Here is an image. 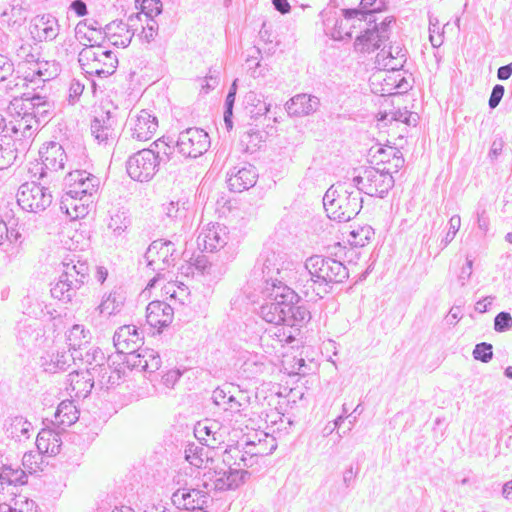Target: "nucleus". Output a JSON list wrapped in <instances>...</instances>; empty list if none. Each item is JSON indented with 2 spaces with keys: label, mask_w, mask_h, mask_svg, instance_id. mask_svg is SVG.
I'll use <instances>...</instances> for the list:
<instances>
[{
  "label": "nucleus",
  "mask_w": 512,
  "mask_h": 512,
  "mask_svg": "<svg viewBox=\"0 0 512 512\" xmlns=\"http://www.w3.org/2000/svg\"><path fill=\"white\" fill-rule=\"evenodd\" d=\"M277 445L273 444L269 449V452L265 451H243L238 446H229L223 452V461L227 465H232L233 467L238 468H250L257 463L258 456H262L264 454H271Z\"/></svg>",
  "instance_id": "nucleus-21"
},
{
  "label": "nucleus",
  "mask_w": 512,
  "mask_h": 512,
  "mask_svg": "<svg viewBox=\"0 0 512 512\" xmlns=\"http://www.w3.org/2000/svg\"><path fill=\"white\" fill-rule=\"evenodd\" d=\"M36 446L40 453L57 454L63 445L62 430L42 429L37 435Z\"/></svg>",
  "instance_id": "nucleus-32"
},
{
  "label": "nucleus",
  "mask_w": 512,
  "mask_h": 512,
  "mask_svg": "<svg viewBox=\"0 0 512 512\" xmlns=\"http://www.w3.org/2000/svg\"><path fill=\"white\" fill-rule=\"evenodd\" d=\"M213 403L217 406H222L223 410L239 412L242 407V403L235 394L231 391H225L221 386H217L212 394Z\"/></svg>",
  "instance_id": "nucleus-39"
},
{
  "label": "nucleus",
  "mask_w": 512,
  "mask_h": 512,
  "mask_svg": "<svg viewBox=\"0 0 512 512\" xmlns=\"http://www.w3.org/2000/svg\"><path fill=\"white\" fill-rule=\"evenodd\" d=\"M174 310L164 301H152L146 308L147 323L158 329L167 327L173 320Z\"/></svg>",
  "instance_id": "nucleus-27"
},
{
  "label": "nucleus",
  "mask_w": 512,
  "mask_h": 512,
  "mask_svg": "<svg viewBox=\"0 0 512 512\" xmlns=\"http://www.w3.org/2000/svg\"><path fill=\"white\" fill-rule=\"evenodd\" d=\"M307 386H293L291 390H288V398L286 402V406H290L293 408L294 405L299 401L305 400V391L307 390Z\"/></svg>",
  "instance_id": "nucleus-56"
},
{
  "label": "nucleus",
  "mask_w": 512,
  "mask_h": 512,
  "mask_svg": "<svg viewBox=\"0 0 512 512\" xmlns=\"http://www.w3.org/2000/svg\"><path fill=\"white\" fill-rule=\"evenodd\" d=\"M28 476L24 470H22L19 466L16 468L12 467V465L2 464L0 471V484L3 486L7 485H24L27 483Z\"/></svg>",
  "instance_id": "nucleus-40"
},
{
  "label": "nucleus",
  "mask_w": 512,
  "mask_h": 512,
  "mask_svg": "<svg viewBox=\"0 0 512 512\" xmlns=\"http://www.w3.org/2000/svg\"><path fill=\"white\" fill-rule=\"evenodd\" d=\"M144 258L152 271L161 272L175 266L180 258V252L174 242L157 239L149 245Z\"/></svg>",
  "instance_id": "nucleus-10"
},
{
  "label": "nucleus",
  "mask_w": 512,
  "mask_h": 512,
  "mask_svg": "<svg viewBox=\"0 0 512 512\" xmlns=\"http://www.w3.org/2000/svg\"><path fill=\"white\" fill-rule=\"evenodd\" d=\"M320 107V100L317 96L300 93L290 98L285 108L290 116L303 117L315 113Z\"/></svg>",
  "instance_id": "nucleus-25"
},
{
  "label": "nucleus",
  "mask_w": 512,
  "mask_h": 512,
  "mask_svg": "<svg viewBox=\"0 0 512 512\" xmlns=\"http://www.w3.org/2000/svg\"><path fill=\"white\" fill-rule=\"evenodd\" d=\"M16 339L19 345L31 351L40 347L44 342V329L34 318H23L17 322Z\"/></svg>",
  "instance_id": "nucleus-16"
},
{
  "label": "nucleus",
  "mask_w": 512,
  "mask_h": 512,
  "mask_svg": "<svg viewBox=\"0 0 512 512\" xmlns=\"http://www.w3.org/2000/svg\"><path fill=\"white\" fill-rule=\"evenodd\" d=\"M91 134L99 144H108L115 139V130L110 112H101L91 121Z\"/></svg>",
  "instance_id": "nucleus-30"
},
{
  "label": "nucleus",
  "mask_w": 512,
  "mask_h": 512,
  "mask_svg": "<svg viewBox=\"0 0 512 512\" xmlns=\"http://www.w3.org/2000/svg\"><path fill=\"white\" fill-rule=\"evenodd\" d=\"M130 386H97L95 394L101 402L120 403L126 399V390Z\"/></svg>",
  "instance_id": "nucleus-41"
},
{
  "label": "nucleus",
  "mask_w": 512,
  "mask_h": 512,
  "mask_svg": "<svg viewBox=\"0 0 512 512\" xmlns=\"http://www.w3.org/2000/svg\"><path fill=\"white\" fill-rule=\"evenodd\" d=\"M150 357H151V362L149 363L144 355H141V354L138 353L135 356V358L137 360H134L132 365L134 367H139V368H141L142 370H145V371L154 372V371L159 369L161 360H160L159 355L150 354Z\"/></svg>",
  "instance_id": "nucleus-50"
},
{
  "label": "nucleus",
  "mask_w": 512,
  "mask_h": 512,
  "mask_svg": "<svg viewBox=\"0 0 512 512\" xmlns=\"http://www.w3.org/2000/svg\"><path fill=\"white\" fill-rule=\"evenodd\" d=\"M104 358V353L100 348L95 347L90 349L87 347L86 350L83 351V358H80L79 360H85L88 363L96 362L97 364H100V361L104 360Z\"/></svg>",
  "instance_id": "nucleus-63"
},
{
  "label": "nucleus",
  "mask_w": 512,
  "mask_h": 512,
  "mask_svg": "<svg viewBox=\"0 0 512 512\" xmlns=\"http://www.w3.org/2000/svg\"><path fill=\"white\" fill-rule=\"evenodd\" d=\"M75 255L66 258L62 265L63 271L58 281L52 286L51 296L64 303H68L76 295L84 283L89 280L90 269L86 261L75 259Z\"/></svg>",
  "instance_id": "nucleus-6"
},
{
  "label": "nucleus",
  "mask_w": 512,
  "mask_h": 512,
  "mask_svg": "<svg viewBox=\"0 0 512 512\" xmlns=\"http://www.w3.org/2000/svg\"><path fill=\"white\" fill-rule=\"evenodd\" d=\"M261 267L262 278L266 287L274 284L284 285L292 272V262L287 260V255L281 251L265 248L258 258Z\"/></svg>",
  "instance_id": "nucleus-8"
},
{
  "label": "nucleus",
  "mask_w": 512,
  "mask_h": 512,
  "mask_svg": "<svg viewBox=\"0 0 512 512\" xmlns=\"http://www.w3.org/2000/svg\"><path fill=\"white\" fill-rule=\"evenodd\" d=\"M199 494L198 489H178L176 492L173 493L171 497V501L174 505H176L178 508L181 506L184 507L187 510L191 511V498H194V496H197Z\"/></svg>",
  "instance_id": "nucleus-46"
},
{
  "label": "nucleus",
  "mask_w": 512,
  "mask_h": 512,
  "mask_svg": "<svg viewBox=\"0 0 512 512\" xmlns=\"http://www.w3.org/2000/svg\"><path fill=\"white\" fill-rule=\"evenodd\" d=\"M86 22H79L75 28L76 38L79 40H86L89 45L85 44L84 48L93 47L97 48L100 45V40L103 39L101 32L97 28H91V31H85Z\"/></svg>",
  "instance_id": "nucleus-44"
},
{
  "label": "nucleus",
  "mask_w": 512,
  "mask_h": 512,
  "mask_svg": "<svg viewBox=\"0 0 512 512\" xmlns=\"http://www.w3.org/2000/svg\"><path fill=\"white\" fill-rule=\"evenodd\" d=\"M39 154L42 161L40 172L41 179L48 176V171L57 172L63 170L68 160V156L62 145L54 141L45 144L40 149Z\"/></svg>",
  "instance_id": "nucleus-19"
},
{
  "label": "nucleus",
  "mask_w": 512,
  "mask_h": 512,
  "mask_svg": "<svg viewBox=\"0 0 512 512\" xmlns=\"http://www.w3.org/2000/svg\"><path fill=\"white\" fill-rule=\"evenodd\" d=\"M461 224V219L459 215H453L449 220V230L446 236L441 240V245L446 247L455 237L458 232Z\"/></svg>",
  "instance_id": "nucleus-57"
},
{
  "label": "nucleus",
  "mask_w": 512,
  "mask_h": 512,
  "mask_svg": "<svg viewBox=\"0 0 512 512\" xmlns=\"http://www.w3.org/2000/svg\"><path fill=\"white\" fill-rule=\"evenodd\" d=\"M14 72L13 62L6 56L0 54V82L5 81Z\"/></svg>",
  "instance_id": "nucleus-59"
},
{
  "label": "nucleus",
  "mask_w": 512,
  "mask_h": 512,
  "mask_svg": "<svg viewBox=\"0 0 512 512\" xmlns=\"http://www.w3.org/2000/svg\"><path fill=\"white\" fill-rule=\"evenodd\" d=\"M158 128L157 118L150 114L147 110H141L133 120L132 138L138 141H146L153 137Z\"/></svg>",
  "instance_id": "nucleus-29"
},
{
  "label": "nucleus",
  "mask_w": 512,
  "mask_h": 512,
  "mask_svg": "<svg viewBox=\"0 0 512 512\" xmlns=\"http://www.w3.org/2000/svg\"><path fill=\"white\" fill-rule=\"evenodd\" d=\"M12 504L7 503H1L0 504V512H24L22 507H19L21 504H26V506H33L35 503L32 500H28L27 498H24V500H19L17 498L12 499Z\"/></svg>",
  "instance_id": "nucleus-58"
},
{
  "label": "nucleus",
  "mask_w": 512,
  "mask_h": 512,
  "mask_svg": "<svg viewBox=\"0 0 512 512\" xmlns=\"http://www.w3.org/2000/svg\"><path fill=\"white\" fill-rule=\"evenodd\" d=\"M504 93H505V88L501 84H496L492 88V91H491V94H490V97L488 100V105H489L490 109H495L499 105V103L501 102V100L504 96Z\"/></svg>",
  "instance_id": "nucleus-61"
},
{
  "label": "nucleus",
  "mask_w": 512,
  "mask_h": 512,
  "mask_svg": "<svg viewBox=\"0 0 512 512\" xmlns=\"http://www.w3.org/2000/svg\"><path fill=\"white\" fill-rule=\"evenodd\" d=\"M300 326H287L282 325L276 327L274 335L278 338L279 342L292 343L296 339V335L299 332Z\"/></svg>",
  "instance_id": "nucleus-52"
},
{
  "label": "nucleus",
  "mask_w": 512,
  "mask_h": 512,
  "mask_svg": "<svg viewBox=\"0 0 512 512\" xmlns=\"http://www.w3.org/2000/svg\"><path fill=\"white\" fill-rule=\"evenodd\" d=\"M259 315L277 326H303L311 319L310 311L299 295L287 284L265 287Z\"/></svg>",
  "instance_id": "nucleus-1"
},
{
  "label": "nucleus",
  "mask_w": 512,
  "mask_h": 512,
  "mask_svg": "<svg viewBox=\"0 0 512 512\" xmlns=\"http://www.w3.org/2000/svg\"><path fill=\"white\" fill-rule=\"evenodd\" d=\"M218 423L217 422H209L208 420H205V421H199L197 422V424L195 425L194 427V434L196 436V438L199 440L200 444H204L203 442H205V445L207 447H212L214 448L213 445L209 444L208 443V437H212V440L215 442L216 441V428H218Z\"/></svg>",
  "instance_id": "nucleus-43"
},
{
  "label": "nucleus",
  "mask_w": 512,
  "mask_h": 512,
  "mask_svg": "<svg viewBox=\"0 0 512 512\" xmlns=\"http://www.w3.org/2000/svg\"><path fill=\"white\" fill-rule=\"evenodd\" d=\"M475 360L488 363L493 358V346L487 342H481L475 345L472 352Z\"/></svg>",
  "instance_id": "nucleus-51"
},
{
  "label": "nucleus",
  "mask_w": 512,
  "mask_h": 512,
  "mask_svg": "<svg viewBox=\"0 0 512 512\" xmlns=\"http://www.w3.org/2000/svg\"><path fill=\"white\" fill-rule=\"evenodd\" d=\"M229 239L227 227L219 223L205 229L198 236L199 245L202 243L206 252H216L224 248Z\"/></svg>",
  "instance_id": "nucleus-24"
},
{
  "label": "nucleus",
  "mask_w": 512,
  "mask_h": 512,
  "mask_svg": "<svg viewBox=\"0 0 512 512\" xmlns=\"http://www.w3.org/2000/svg\"><path fill=\"white\" fill-rule=\"evenodd\" d=\"M308 276L304 287H312L317 296L331 292L333 285L345 282L349 277L347 267L339 260L323 255H312L304 264Z\"/></svg>",
  "instance_id": "nucleus-2"
},
{
  "label": "nucleus",
  "mask_w": 512,
  "mask_h": 512,
  "mask_svg": "<svg viewBox=\"0 0 512 512\" xmlns=\"http://www.w3.org/2000/svg\"><path fill=\"white\" fill-rule=\"evenodd\" d=\"M52 194L48 188L36 183L25 182L17 192L18 205L27 212L39 213L52 203Z\"/></svg>",
  "instance_id": "nucleus-11"
},
{
  "label": "nucleus",
  "mask_w": 512,
  "mask_h": 512,
  "mask_svg": "<svg viewBox=\"0 0 512 512\" xmlns=\"http://www.w3.org/2000/svg\"><path fill=\"white\" fill-rule=\"evenodd\" d=\"M144 343V337L139 328L134 325H123L119 327L113 336V345L118 354H124L135 358Z\"/></svg>",
  "instance_id": "nucleus-17"
},
{
  "label": "nucleus",
  "mask_w": 512,
  "mask_h": 512,
  "mask_svg": "<svg viewBox=\"0 0 512 512\" xmlns=\"http://www.w3.org/2000/svg\"><path fill=\"white\" fill-rule=\"evenodd\" d=\"M209 453L210 447L205 448L196 443H188L184 450L185 460L198 468H201L204 463H213V459L209 456ZM205 468H208V466L205 465Z\"/></svg>",
  "instance_id": "nucleus-37"
},
{
  "label": "nucleus",
  "mask_w": 512,
  "mask_h": 512,
  "mask_svg": "<svg viewBox=\"0 0 512 512\" xmlns=\"http://www.w3.org/2000/svg\"><path fill=\"white\" fill-rule=\"evenodd\" d=\"M98 433L95 429L89 426H83L82 422L76 424L72 431H62L64 441L73 444L79 448L80 451L87 449L91 443L96 439Z\"/></svg>",
  "instance_id": "nucleus-31"
},
{
  "label": "nucleus",
  "mask_w": 512,
  "mask_h": 512,
  "mask_svg": "<svg viewBox=\"0 0 512 512\" xmlns=\"http://www.w3.org/2000/svg\"><path fill=\"white\" fill-rule=\"evenodd\" d=\"M280 414L279 420H274L272 423L276 426V429H273V433L277 432L280 435H287L290 433L292 426H294L295 421L292 417L286 416L285 413Z\"/></svg>",
  "instance_id": "nucleus-53"
},
{
  "label": "nucleus",
  "mask_w": 512,
  "mask_h": 512,
  "mask_svg": "<svg viewBox=\"0 0 512 512\" xmlns=\"http://www.w3.org/2000/svg\"><path fill=\"white\" fill-rule=\"evenodd\" d=\"M55 420L53 424L56 429L64 431L66 427H70L79 420V410L74 405V400H63L59 403L54 414Z\"/></svg>",
  "instance_id": "nucleus-33"
},
{
  "label": "nucleus",
  "mask_w": 512,
  "mask_h": 512,
  "mask_svg": "<svg viewBox=\"0 0 512 512\" xmlns=\"http://www.w3.org/2000/svg\"><path fill=\"white\" fill-rule=\"evenodd\" d=\"M30 145L21 135H3L0 139V170L10 167L18 159H23Z\"/></svg>",
  "instance_id": "nucleus-15"
},
{
  "label": "nucleus",
  "mask_w": 512,
  "mask_h": 512,
  "mask_svg": "<svg viewBox=\"0 0 512 512\" xmlns=\"http://www.w3.org/2000/svg\"><path fill=\"white\" fill-rule=\"evenodd\" d=\"M343 17H345V16L343 15ZM350 20L351 19H346V18L335 20L334 25L331 30V37L334 40L341 41V40H344L345 38L352 37L351 27L353 25H348V22Z\"/></svg>",
  "instance_id": "nucleus-47"
},
{
  "label": "nucleus",
  "mask_w": 512,
  "mask_h": 512,
  "mask_svg": "<svg viewBox=\"0 0 512 512\" xmlns=\"http://www.w3.org/2000/svg\"><path fill=\"white\" fill-rule=\"evenodd\" d=\"M512 326V317L510 313L502 311L494 318V330L502 333L509 330Z\"/></svg>",
  "instance_id": "nucleus-54"
},
{
  "label": "nucleus",
  "mask_w": 512,
  "mask_h": 512,
  "mask_svg": "<svg viewBox=\"0 0 512 512\" xmlns=\"http://www.w3.org/2000/svg\"><path fill=\"white\" fill-rule=\"evenodd\" d=\"M65 188L68 193L74 196H82L94 199L100 185V179L86 170H73L65 176Z\"/></svg>",
  "instance_id": "nucleus-14"
},
{
  "label": "nucleus",
  "mask_w": 512,
  "mask_h": 512,
  "mask_svg": "<svg viewBox=\"0 0 512 512\" xmlns=\"http://www.w3.org/2000/svg\"><path fill=\"white\" fill-rule=\"evenodd\" d=\"M167 143H168L167 138L162 137V138H159L156 141H154L150 145V147L146 149V150H151L154 153L156 161L159 162L160 165H161V161H162L161 156L165 154V147H166Z\"/></svg>",
  "instance_id": "nucleus-60"
},
{
  "label": "nucleus",
  "mask_w": 512,
  "mask_h": 512,
  "mask_svg": "<svg viewBox=\"0 0 512 512\" xmlns=\"http://www.w3.org/2000/svg\"><path fill=\"white\" fill-rule=\"evenodd\" d=\"M407 60V50L399 43L384 46L376 55L375 63L385 70H400Z\"/></svg>",
  "instance_id": "nucleus-23"
},
{
  "label": "nucleus",
  "mask_w": 512,
  "mask_h": 512,
  "mask_svg": "<svg viewBox=\"0 0 512 512\" xmlns=\"http://www.w3.org/2000/svg\"><path fill=\"white\" fill-rule=\"evenodd\" d=\"M161 165L151 150L141 149L131 155L126 162V170L131 179L138 182L150 181Z\"/></svg>",
  "instance_id": "nucleus-13"
},
{
  "label": "nucleus",
  "mask_w": 512,
  "mask_h": 512,
  "mask_svg": "<svg viewBox=\"0 0 512 512\" xmlns=\"http://www.w3.org/2000/svg\"><path fill=\"white\" fill-rule=\"evenodd\" d=\"M226 176L229 189L233 192H242L256 184L258 174L253 165L242 162L230 167Z\"/></svg>",
  "instance_id": "nucleus-18"
},
{
  "label": "nucleus",
  "mask_w": 512,
  "mask_h": 512,
  "mask_svg": "<svg viewBox=\"0 0 512 512\" xmlns=\"http://www.w3.org/2000/svg\"><path fill=\"white\" fill-rule=\"evenodd\" d=\"M60 30L58 20L52 14L37 15L31 20L30 32L39 41L54 40Z\"/></svg>",
  "instance_id": "nucleus-22"
},
{
  "label": "nucleus",
  "mask_w": 512,
  "mask_h": 512,
  "mask_svg": "<svg viewBox=\"0 0 512 512\" xmlns=\"http://www.w3.org/2000/svg\"><path fill=\"white\" fill-rule=\"evenodd\" d=\"M6 422L5 431L8 437L19 442L30 438L33 427L23 416H10Z\"/></svg>",
  "instance_id": "nucleus-35"
},
{
  "label": "nucleus",
  "mask_w": 512,
  "mask_h": 512,
  "mask_svg": "<svg viewBox=\"0 0 512 512\" xmlns=\"http://www.w3.org/2000/svg\"><path fill=\"white\" fill-rule=\"evenodd\" d=\"M246 109L249 110L251 118L257 119L259 116L266 115L270 110V104L264 102L260 95L250 91L245 96Z\"/></svg>",
  "instance_id": "nucleus-42"
},
{
  "label": "nucleus",
  "mask_w": 512,
  "mask_h": 512,
  "mask_svg": "<svg viewBox=\"0 0 512 512\" xmlns=\"http://www.w3.org/2000/svg\"><path fill=\"white\" fill-rule=\"evenodd\" d=\"M210 144L208 133L197 127L180 132L176 140L177 152L185 158H197L203 155L208 151Z\"/></svg>",
  "instance_id": "nucleus-12"
},
{
  "label": "nucleus",
  "mask_w": 512,
  "mask_h": 512,
  "mask_svg": "<svg viewBox=\"0 0 512 512\" xmlns=\"http://www.w3.org/2000/svg\"><path fill=\"white\" fill-rule=\"evenodd\" d=\"M444 32L441 30L439 21L436 17H429V39L434 48L443 44Z\"/></svg>",
  "instance_id": "nucleus-49"
},
{
  "label": "nucleus",
  "mask_w": 512,
  "mask_h": 512,
  "mask_svg": "<svg viewBox=\"0 0 512 512\" xmlns=\"http://www.w3.org/2000/svg\"><path fill=\"white\" fill-rule=\"evenodd\" d=\"M359 473V467L354 469L353 465L347 467L343 472V484L347 490H350L354 487L356 477Z\"/></svg>",
  "instance_id": "nucleus-64"
},
{
  "label": "nucleus",
  "mask_w": 512,
  "mask_h": 512,
  "mask_svg": "<svg viewBox=\"0 0 512 512\" xmlns=\"http://www.w3.org/2000/svg\"><path fill=\"white\" fill-rule=\"evenodd\" d=\"M241 142L246 143L247 146L258 147L259 143L262 142V134L258 130L249 129L241 136Z\"/></svg>",
  "instance_id": "nucleus-62"
},
{
  "label": "nucleus",
  "mask_w": 512,
  "mask_h": 512,
  "mask_svg": "<svg viewBox=\"0 0 512 512\" xmlns=\"http://www.w3.org/2000/svg\"><path fill=\"white\" fill-rule=\"evenodd\" d=\"M173 388L174 386H162L161 389H158L157 386H130V388L126 390L127 396L126 399H123L122 405L154 395L170 396Z\"/></svg>",
  "instance_id": "nucleus-34"
},
{
  "label": "nucleus",
  "mask_w": 512,
  "mask_h": 512,
  "mask_svg": "<svg viewBox=\"0 0 512 512\" xmlns=\"http://www.w3.org/2000/svg\"><path fill=\"white\" fill-rule=\"evenodd\" d=\"M210 501V497L207 493L199 490V494L191 498V512H207L205 508L208 507V503Z\"/></svg>",
  "instance_id": "nucleus-55"
},
{
  "label": "nucleus",
  "mask_w": 512,
  "mask_h": 512,
  "mask_svg": "<svg viewBox=\"0 0 512 512\" xmlns=\"http://www.w3.org/2000/svg\"><path fill=\"white\" fill-rule=\"evenodd\" d=\"M92 335L83 325L74 324L66 334L69 351L74 359L83 358V351L90 345Z\"/></svg>",
  "instance_id": "nucleus-28"
},
{
  "label": "nucleus",
  "mask_w": 512,
  "mask_h": 512,
  "mask_svg": "<svg viewBox=\"0 0 512 512\" xmlns=\"http://www.w3.org/2000/svg\"><path fill=\"white\" fill-rule=\"evenodd\" d=\"M93 203L94 199L88 200L86 197L74 196L73 193L69 194L67 190H64L60 209L71 219L84 218L89 213Z\"/></svg>",
  "instance_id": "nucleus-26"
},
{
  "label": "nucleus",
  "mask_w": 512,
  "mask_h": 512,
  "mask_svg": "<svg viewBox=\"0 0 512 512\" xmlns=\"http://www.w3.org/2000/svg\"><path fill=\"white\" fill-rule=\"evenodd\" d=\"M361 192L347 183H336L330 186L323 197V206L327 216L338 222H348L362 209Z\"/></svg>",
  "instance_id": "nucleus-4"
},
{
  "label": "nucleus",
  "mask_w": 512,
  "mask_h": 512,
  "mask_svg": "<svg viewBox=\"0 0 512 512\" xmlns=\"http://www.w3.org/2000/svg\"><path fill=\"white\" fill-rule=\"evenodd\" d=\"M352 182L356 189L368 196L384 198L394 186V178L389 170L367 167Z\"/></svg>",
  "instance_id": "nucleus-9"
},
{
  "label": "nucleus",
  "mask_w": 512,
  "mask_h": 512,
  "mask_svg": "<svg viewBox=\"0 0 512 512\" xmlns=\"http://www.w3.org/2000/svg\"><path fill=\"white\" fill-rule=\"evenodd\" d=\"M251 476L245 469L227 465L223 460L221 464L209 467L204 473L206 479L203 486L218 492L236 490L244 485Z\"/></svg>",
  "instance_id": "nucleus-7"
},
{
  "label": "nucleus",
  "mask_w": 512,
  "mask_h": 512,
  "mask_svg": "<svg viewBox=\"0 0 512 512\" xmlns=\"http://www.w3.org/2000/svg\"><path fill=\"white\" fill-rule=\"evenodd\" d=\"M342 15L346 19H355L365 21L369 25L373 24L372 28H366L355 39V49L360 52H373L380 49L390 36L391 24L394 23L393 17H385L380 23H377L378 18L375 11H363L360 9H343Z\"/></svg>",
  "instance_id": "nucleus-5"
},
{
  "label": "nucleus",
  "mask_w": 512,
  "mask_h": 512,
  "mask_svg": "<svg viewBox=\"0 0 512 512\" xmlns=\"http://www.w3.org/2000/svg\"><path fill=\"white\" fill-rule=\"evenodd\" d=\"M97 57L93 47L83 48L78 54V62L85 73L99 78H106L112 75L117 67L118 59L116 55L108 54V62H104V66L92 63Z\"/></svg>",
  "instance_id": "nucleus-20"
},
{
  "label": "nucleus",
  "mask_w": 512,
  "mask_h": 512,
  "mask_svg": "<svg viewBox=\"0 0 512 512\" xmlns=\"http://www.w3.org/2000/svg\"><path fill=\"white\" fill-rule=\"evenodd\" d=\"M54 103L39 93H24L21 110L23 115L12 125V132L26 138L30 143L41 124H46L54 114Z\"/></svg>",
  "instance_id": "nucleus-3"
},
{
  "label": "nucleus",
  "mask_w": 512,
  "mask_h": 512,
  "mask_svg": "<svg viewBox=\"0 0 512 512\" xmlns=\"http://www.w3.org/2000/svg\"><path fill=\"white\" fill-rule=\"evenodd\" d=\"M37 69L33 74L37 75L42 81H49L58 75V68L55 63L48 61H37Z\"/></svg>",
  "instance_id": "nucleus-48"
},
{
  "label": "nucleus",
  "mask_w": 512,
  "mask_h": 512,
  "mask_svg": "<svg viewBox=\"0 0 512 512\" xmlns=\"http://www.w3.org/2000/svg\"><path fill=\"white\" fill-rule=\"evenodd\" d=\"M70 351L57 352L56 354L41 357L42 366L46 372L55 373L57 370H66L70 361H75Z\"/></svg>",
  "instance_id": "nucleus-38"
},
{
  "label": "nucleus",
  "mask_w": 512,
  "mask_h": 512,
  "mask_svg": "<svg viewBox=\"0 0 512 512\" xmlns=\"http://www.w3.org/2000/svg\"><path fill=\"white\" fill-rule=\"evenodd\" d=\"M374 229L371 226H363L350 232L349 242L354 247H364L374 237Z\"/></svg>",
  "instance_id": "nucleus-45"
},
{
  "label": "nucleus",
  "mask_w": 512,
  "mask_h": 512,
  "mask_svg": "<svg viewBox=\"0 0 512 512\" xmlns=\"http://www.w3.org/2000/svg\"><path fill=\"white\" fill-rule=\"evenodd\" d=\"M125 297L121 292L112 291L108 295H104L101 303L95 308L100 316L109 317L119 313L124 305Z\"/></svg>",
  "instance_id": "nucleus-36"
}]
</instances>
